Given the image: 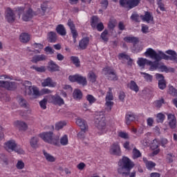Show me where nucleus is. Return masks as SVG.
Returning <instances> with one entry per match:
<instances>
[{"mask_svg":"<svg viewBox=\"0 0 177 177\" xmlns=\"http://www.w3.org/2000/svg\"><path fill=\"white\" fill-rule=\"evenodd\" d=\"M39 136L46 143L54 145L55 146H57L59 143V136H55L52 131L42 133Z\"/></svg>","mask_w":177,"mask_h":177,"instance_id":"f257e3e1","label":"nucleus"},{"mask_svg":"<svg viewBox=\"0 0 177 177\" xmlns=\"http://www.w3.org/2000/svg\"><path fill=\"white\" fill-rule=\"evenodd\" d=\"M4 149L6 150V151H8V153L15 151V153H17L18 154L24 153V151L23 150V149H21L20 146L17 145L16 141L13 140H10L5 142Z\"/></svg>","mask_w":177,"mask_h":177,"instance_id":"f03ea898","label":"nucleus"},{"mask_svg":"<svg viewBox=\"0 0 177 177\" xmlns=\"http://www.w3.org/2000/svg\"><path fill=\"white\" fill-rule=\"evenodd\" d=\"M24 85L26 89V95H28V96H34L35 97H37L41 95L39 93V89H38V88L35 86H32L31 82L25 81L24 82Z\"/></svg>","mask_w":177,"mask_h":177,"instance_id":"7ed1b4c3","label":"nucleus"},{"mask_svg":"<svg viewBox=\"0 0 177 177\" xmlns=\"http://www.w3.org/2000/svg\"><path fill=\"white\" fill-rule=\"evenodd\" d=\"M106 118L103 115V112H97L95 116V125L99 131L106 129Z\"/></svg>","mask_w":177,"mask_h":177,"instance_id":"20e7f679","label":"nucleus"},{"mask_svg":"<svg viewBox=\"0 0 177 177\" xmlns=\"http://www.w3.org/2000/svg\"><path fill=\"white\" fill-rule=\"evenodd\" d=\"M144 55L145 56H146V57H150V59H153V60H155L156 63H158V62H160V60H162V51H158V53H156L154 49L149 48L147 49Z\"/></svg>","mask_w":177,"mask_h":177,"instance_id":"39448f33","label":"nucleus"},{"mask_svg":"<svg viewBox=\"0 0 177 177\" xmlns=\"http://www.w3.org/2000/svg\"><path fill=\"white\" fill-rule=\"evenodd\" d=\"M137 63L140 67H145V64L150 66L149 70L151 71H154V70H157L160 67L158 62H153L146 58H139Z\"/></svg>","mask_w":177,"mask_h":177,"instance_id":"423d86ee","label":"nucleus"},{"mask_svg":"<svg viewBox=\"0 0 177 177\" xmlns=\"http://www.w3.org/2000/svg\"><path fill=\"white\" fill-rule=\"evenodd\" d=\"M140 0H120L119 3L122 8L127 9V10H131L133 8H136Z\"/></svg>","mask_w":177,"mask_h":177,"instance_id":"0eeeda50","label":"nucleus"},{"mask_svg":"<svg viewBox=\"0 0 177 177\" xmlns=\"http://www.w3.org/2000/svg\"><path fill=\"white\" fill-rule=\"evenodd\" d=\"M68 80L71 81V82H77L79 85H82V86H85L88 84L86 77L78 74L75 75H70L68 77Z\"/></svg>","mask_w":177,"mask_h":177,"instance_id":"6e6552de","label":"nucleus"},{"mask_svg":"<svg viewBox=\"0 0 177 177\" xmlns=\"http://www.w3.org/2000/svg\"><path fill=\"white\" fill-rule=\"evenodd\" d=\"M118 165H122L124 168H127V171H131V169L135 167V163L127 156H123L121 160H119Z\"/></svg>","mask_w":177,"mask_h":177,"instance_id":"1a4fd4ad","label":"nucleus"},{"mask_svg":"<svg viewBox=\"0 0 177 177\" xmlns=\"http://www.w3.org/2000/svg\"><path fill=\"white\" fill-rule=\"evenodd\" d=\"M166 53L169 55H167L165 53L162 52V59L165 60H171L173 63H177V53L176 52L169 50L166 51Z\"/></svg>","mask_w":177,"mask_h":177,"instance_id":"9d476101","label":"nucleus"},{"mask_svg":"<svg viewBox=\"0 0 177 177\" xmlns=\"http://www.w3.org/2000/svg\"><path fill=\"white\" fill-rule=\"evenodd\" d=\"M5 19L8 23H15L16 21V12L10 8H8L5 12Z\"/></svg>","mask_w":177,"mask_h":177,"instance_id":"9b49d317","label":"nucleus"},{"mask_svg":"<svg viewBox=\"0 0 177 177\" xmlns=\"http://www.w3.org/2000/svg\"><path fill=\"white\" fill-rule=\"evenodd\" d=\"M104 72L106 78H108L109 81H117L118 80V77H117V75L113 68L106 67L104 68Z\"/></svg>","mask_w":177,"mask_h":177,"instance_id":"f8f14e48","label":"nucleus"},{"mask_svg":"<svg viewBox=\"0 0 177 177\" xmlns=\"http://www.w3.org/2000/svg\"><path fill=\"white\" fill-rule=\"evenodd\" d=\"M109 153L113 156H121V147H120V144H118V142H114L111 145L109 149Z\"/></svg>","mask_w":177,"mask_h":177,"instance_id":"ddd939ff","label":"nucleus"},{"mask_svg":"<svg viewBox=\"0 0 177 177\" xmlns=\"http://www.w3.org/2000/svg\"><path fill=\"white\" fill-rule=\"evenodd\" d=\"M167 122L171 129H175L176 128V117L171 113H167Z\"/></svg>","mask_w":177,"mask_h":177,"instance_id":"4468645a","label":"nucleus"},{"mask_svg":"<svg viewBox=\"0 0 177 177\" xmlns=\"http://www.w3.org/2000/svg\"><path fill=\"white\" fill-rule=\"evenodd\" d=\"M0 86L6 88L8 91H13L16 88V84L13 82L0 81Z\"/></svg>","mask_w":177,"mask_h":177,"instance_id":"2eb2a0df","label":"nucleus"},{"mask_svg":"<svg viewBox=\"0 0 177 177\" xmlns=\"http://www.w3.org/2000/svg\"><path fill=\"white\" fill-rule=\"evenodd\" d=\"M56 85H57V84L53 82V80L50 77H47L41 82V86L44 87L49 86V88H55Z\"/></svg>","mask_w":177,"mask_h":177,"instance_id":"dca6fc26","label":"nucleus"},{"mask_svg":"<svg viewBox=\"0 0 177 177\" xmlns=\"http://www.w3.org/2000/svg\"><path fill=\"white\" fill-rule=\"evenodd\" d=\"M33 16L34 12H32V10L31 8H29L22 15V20H24V21H28L31 20V19H32Z\"/></svg>","mask_w":177,"mask_h":177,"instance_id":"f3484780","label":"nucleus"},{"mask_svg":"<svg viewBox=\"0 0 177 177\" xmlns=\"http://www.w3.org/2000/svg\"><path fill=\"white\" fill-rule=\"evenodd\" d=\"M14 125L16 127V128H18L19 131H26L28 128L27 124L20 120H17L15 122Z\"/></svg>","mask_w":177,"mask_h":177,"instance_id":"a211bd4d","label":"nucleus"},{"mask_svg":"<svg viewBox=\"0 0 177 177\" xmlns=\"http://www.w3.org/2000/svg\"><path fill=\"white\" fill-rule=\"evenodd\" d=\"M76 124L80 127L82 131H88V124L85 120L78 118L76 120Z\"/></svg>","mask_w":177,"mask_h":177,"instance_id":"6ab92c4d","label":"nucleus"},{"mask_svg":"<svg viewBox=\"0 0 177 177\" xmlns=\"http://www.w3.org/2000/svg\"><path fill=\"white\" fill-rule=\"evenodd\" d=\"M88 45H89V37H84L79 41L80 49H86Z\"/></svg>","mask_w":177,"mask_h":177,"instance_id":"aec40b11","label":"nucleus"},{"mask_svg":"<svg viewBox=\"0 0 177 177\" xmlns=\"http://www.w3.org/2000/svg\"><path fill=\"white\" fill-rule=\"evenodd\" d=\"M46 60V55L41 54V55H36L32 57L31 62L32 63H38V62H44Z\"/></svg>","mask_w":177,"mask_h":177,"instance_id":"412c9836","label":"nucleus"},{"mask_svg":"<svg viewBox=\"0 0 177 177\" xmlns=\"http://www.w3.org/2000/svg\"><path fill=\"white\" fill-rule=\"evenodd\" d=\"M59 68H60V66H59V65L55 63V62L50 61L48 62V69L49 71H52V72L59 71Z\"/></svg>","mask_w":177,"mask_h":177,"instance_id":"4be33fe9","label":"nucleus"},{"mask_svg":"<svg viewBox=\"0 0 177 177\" xmlns=\"http://www.w3.org/2000/svg\"><path fill=\"white\" fill-rule=\"evenodd\" d=\"M30 39V36L28 33H21L19 35V41L20 42H22V44H27V42H29Z\"/></svg>","mask_w":177,"mask_h":177,"instance_id":"5701e85b","label":"nucleus"},{"mask_svg":"<svg viewBox=\"0 0 177 177\" xmlns=\"http://www.w3.org/2000/svg\"><path fill=\"white\" fill-rule=\"evenodd\" d=\"M118 174H120V175H122V176H128L130 175L129 172L127 171V167H124L123 165H118Z\"/></svg>","mask_w":177,"mask_h":177,"instance_id":"b1692460","label":"nucleus"},{"mask_svg":"<svg viewBox=\"0 0 177 177\" xmlns=\"http://www.w3.org/2000/svg\"><path fill=\"white\" fill-rule=\"evenodd\" d=\"M140 18L144 21H146L147 23H150V21H153V15L149 12H145V15H141Z\"/></svg>","mask_w":177,"mask_h":177,"instance_id":"393cba45","label":"nucleus"},{"mask_svg":"<svg viewBox=\"0 0 177 177\" xmlns=\"http://www.w3.org/2000/svg\"><path fill=\"white\" fill-rule=\"evenodd\" d=\"M52 101L54 104H59V106L64 104V100H63L59 95L52 96Z\"/></svg>","mask_w":177,"mask_h":177,"instance_id":"a878e982","label":"nucleus"},{"mask_svg":"<svg viewBox=\"0 0 177 177\" xmlns=\"http://www.w3.org/2000/svg\"><path fill=\"white\" fill-rule=\"evenodd\" d=\"M43 154L46 161H48V162H55L56 161V158H55V156L46 152V151L44 150Z\"/></svg>","mask_w":177,"mask_h":177,"instance_id":"bb28decb","label":"nucleus"},{"mask_svg":"<svg viewBox=\"0 0 177 177\" xmlns=\"http://www.w3.org/2000/svg\"><path fill=\"white\" fill-rule=\"evenodd\" d=\"M56 31L57 34L62 35V37H64V35L67 34V32L66 31V28H64V26L62 24H59L57 26Z\"/></svg>","mask_w":177,"mask_h":177,"instance_id":"cd10ccee","label":"nucleus"},{"mask_svg":"<svg viewBox=\"0 0 177 177\" xmlns=\"http://www.w3.org/2000/svg\"><path fill=\"white\" fill-rule=\"evenodd\" d=\"M73 95V99H75V100H81V99H82V92H81V90H74Z\"/></svg>","mask_w":177,"mask_h":177,"instance_id":"c85d7f7f","label":"nucleus"},{"mask_svg":"<svg viewBox=\"0 0 177 177\" xmlns=\"http://www.w3.org/2000/svg\"><path fill=\"white\" fill-rule=\"evenodd\" d=\"M124 41L129 42V44H138L139 39L135 37H126L124 38Z\"/></svg>","mask_w":177,"mask_h":177,"instance_id":"c756f323","label":"nucleus"},{"mask_svg":"<svg viewBox=\"0 0 177 177\" xmlns=\"http://www.w3.org/2000/svg\"><path fill=\"white\" fill-rule=\"evenodd\" d=\"M143 161L145 163V165L147 168V169H153L154 167H156V163L151 161H148V160L146 158H143Z\"/></svg>","mask_w":177,"mask_h":177,"instance_id":"7c9ffc66","label":"nucleus"},{"mask_svg":"<svg viewBox=\"0 0 177 177\" xmlns=\"http://www.w3.org/2000/svg\"><path fill=\"white\" fill-rule=\"evenodd\" d=\"M136 118L135 115L133 113L127 114L126 115V124L127 125H131V122H133V121H135Z\"/></svg>","mask_w":177,"mask_h":177,"instance_id":"2f4dec72","label":"nucleus"},{"mask_svg":"<svg viewBox=\"0 0 177 177\" xmlns=\"http://www.w3.org/2000/svg\"><path fill=\"white\" fill-rule=\"evenodd\" d=\"M112 100H114V96L113 95V91L111 88H109V91L106 93L105 101L113 102Z\"/></svg>","mask_w":177,"mask_h":177,"instance_id":"473e14b6","label":"nucleus"},{"mask_svg":"<svg viewBox=\"0 0 177 177\" xmlns=\"http://www.w3.org/2000/svg\"><path fill=\"white\" fill-rule=\"evenodd\" d=\"M39 139L37 137H33L30 139V145L32 149H37L38 147Z\"/></svg>","mask_w":177,"mask_h":177,"instance_id":"72a5a7b5","label":"nucleus"},{"mask_svg":"<svg viewBox=\"0 0 177 177\" xmlns=\"http://www.w3.org/2000/svg\"><path fill=\"white\" fill-rule=\"evenodd\" d=\"M129 87L131 91H134V92H139V86H138V84H136V82L133 81H131L129 84Z\"/></svg>","mask_w":177,"mask_h":177,"instance_id":"f704fd0d","label":"nucleus"},{"mask_svg":"<svg viewBox=\"0 0 177 177\" xmlns=\"http://www.w3.org/2000/svg\"><path fill=\"white\" fill-rule=\"evenodd\" d=\"M113 106H114V102L113 101H106L105 103V111L108 113L111 111V109H113Z\"/></svg>","mask_w":177,"mask_h":177,"instance_id":"c9c22d12","label":"nucleus"},{"mask_svg":"<svg viewBox=\"0 0 177 177\" xmlns=\"http://www.w3.org/2000/svg\"><path fill=\"white\" fill-rule=\"evenodd\" d=\"M88 81L90 82H96V78H97V76H96V74L93 73V71H90L88 74Z\"/></svg>","mask_w":177,"mask_h":177,"instance_id":"e433bc0d","label":"nucleus"},{"mask_svg":"<svg viewBox=\"0 0 177 177\" xmlns=\"http://www.w3.org/2000/svg\"><path fill=\"white\" fill-rule=\"evenodd\" d=\"M133 158L136 160V158H139V157H142V153L139 151L136 147H134L133 149Z\"/></svg>","mask_w":177,"mask_h":177,"instance_id":"4c0bfd02","label":"nucleus"},{"mask_svg":"<svg viewBox=\"0 0 177 177\" xmlns=\"http://www.w3.org/2000/svg\"><path fill=\"white\" fill-rule=\"evenodd\" d=\"M100 21V20L97 17L93 16L91 18V26L95 28V27H96V26L99 24Z\"/></svg>","mask_w":177,"mask_h":177,"instance_id":"58836bf2","label":"nucleus"},{"mask_svg":"<svg viewBox=\"0 0 177 177\" xmlns=\"http://www.w3.org/2000/svg\"><path fill=\"white\" fill-rule=\"evenodd\" d=\"M71 62L73 63V64H75V66L76 67H80V58H78V57H75V56H71Z\"/></svg>","mask_w":177,"mask_h":177,"instance_id":"ea45409f","label":"nucleus"},{"mask_svg":"<svg viewBox=\"0 0 177 177\" xmlns=\"http://www.w3.org/2000/svg\"><path fill=\"white\" fill-rule=\"evenodd\" d=\"M140 74L143 75L147 82H151L153 81V76L151 75L143 72H141Z\"/></svg>","mask_w":177,"mask_h":177,"instance_id":"a19ab883","label":"nucleus"},{"mask_svg":"<svg viewBox=\"0 0 177 177\" xmlns=\"http://www.w3.org/2000/svg\"><path fill=\"white\" fill-rule=\"evenodd\" d=\"M31 68H33V70H35L37 73H45V71H46V68H45V66L38 67L37 66H31Z\"/></svg>","mask_w":177,"mask_h":177,"instance_id":"79ce46f5","label":"nucleus"},{"mask_svg":"<svg viewBox=\"0 0 177 177\" xmlns=\"http://www.w3.org/2000/svg\"><path fill=\"white\" fill-rule=\"evenodd\" d=\"M167 92L169 95H171V96H176L177 95V90L171 85H169V90Z\"/></svg>","mask_w":177,"mask_h":177,"instance_id":"37998d69","label":"nucleus"},{"mask_svg":"<svg viewBox=\"0 0 177 177\" xmlns=\"http://www.w3.org/2000/svg\"><path fill=\"white\" fill-rule=\"evenodd\" d=\"M60 143L62 146H67V145H68V137H67V135H64L61 138Z\"/></svg>","mask_w":177,"mask_h":177,"instance_id":"c03bdc74","label":"nucleus"},{"mask_svg":"<svg viewBox=\"0 0 177 177\" xmlns=\"http://www.w3.org/2000/svg\"><path fill=\"white\" fill-rule=\"evenodd\" d=\"M86 100L89 102L90 104H93L96 102V98L93 95L88 94L86 96Z\"/></svg>","mask_w":177,"mask_h":177,"instance_id":"a18cd8bd","label":"nucleus"},{"mask_svg":"<svg viewBox=\"0 0 177 177\" xmlns=\"http://www.w3.org/2000/svg\"><path fill=\"white\" fill-rule=\"evenodd\" d=\"M101 38L103 41L105 42H107L109 41V31L104 30L103 32L101 34Z\"/></svg>","mask_w":177,"mask_h":177,"instance_id":"49530a36","label":"nucleus"},{"mask_svg":"<svg viewBox=\"0 0 177 177\" xmlns=\"http://www.w3.org/2000/svg\"><path fill=\"white\" fill-rule=\"evenodd\" d=\"M67 123L66 122H59L58 123H56L55 124V129L57 131H59V129H62L64 127H66Z\"/></svg>","mask_w":177,"mask_h":177,"instance_id":"de8ad7c7","label":"nucleus"},{"mask_svg":"<svg viewBox=\"0 0 177 177\" xmlns=\"http://www.w3.org/2000/svg\"><path fill=\"white\" fill-rule=\"evenodd\" d=\"M48 103V100L46 98L43 99L39 102L40 107L43 109V110H46V104Z\"/></svg>","mask_w":177,"mask_h":177,"instance_id":"09e8293b","label":"nucleus"},{"mask_svg":"<svg viewBox=\"0 0 177 177\" xmlns=\"http://www.w3.org/2000/svg\"><path fill=\"white\" fill-rule=\"evenodd\" d=\"M164 104V98H162L161 100H158L154 102V105L158 108L160 109L161 106Z\"/></svg>","mask_w":177,"mask_h":177,"instance_id":"8fccbe9b","label":"nucleus"},{"mask_svg":"<svg viewBox=\"0 0 177 177\" xmlns=\"http://www.w3.org/2000/svg\"><path fill=\"white\" fill-rule=\"evenodd\" d=\"M157 121L158 122H164V120H165V115L162 114V113H158L157 115Z\"/></svg>","mask_w":177,"mask_h":177,"instance_id":"3c124183","label":"nucleus"},{"mask_svg":"<svg viewBox=\"0 0 177 177\" xmlns=\"http://www.w3.org/2000/svg\"><path fill=\"white\" fill-rule=\"evenodd\" d=\"M32 52H35V53H41V51L39 50H31V48H30V47H27L26 48L27 55H28L29 56H32Z\"/></svg>","mask_w":177,"mask_h":177,"instance_id":"603ef678","label":"nucleus"},{"mask_svg":"<svg viewBox=\"0 0 177 177\" xmlns=\"http://www.w3.org/2000/svg\"><path fill=\"white\" fill-rule=\"evenodd\" d=\"M48 38L50 39V42H53L56 41V32H50L48 33Z\"/></svg>","mask_w":177,"mask_h":177,"instance_id":"864d4df0","label":"nucleus"},{"mask_svg":"<svg viewBox=\"0 0 177 177\" xmlns=\"http://www.w3.org/2000/svg\"><path fill=\"white\" fill-rule=\"evenodd\" d=\"M86 131L88 130H81V131L77 134L78 139L84 140V139H85V133Z\"/></svg>","mask_w":177,"mask_h":177,"instance_id":"5fc2aeb1","label":"nucleus"},{"mask_svg":"<svg viewBox=\"0 0 177 177\" xmlns=\"http://www.w3.org/2000/svg\"><path fill=\"white\" fill-rule=\"evenodd\" d=\"M41 10L43 12H46L48 9H49V2L45 1L41 6Z\"/></svg>","mask_w":177,"mask_h":177,"instance_id":"6e6d98bb","label":"nucleus"},{"mask_svg":"<svg viewBox=\"0 0 177 177\" xmlns=\"http://www.w3.org/2000/svg\"><path fill=\"white\" fill-rule=\"evenodd\" d=\"M158 86L162 90L165 89V88H167V84H165V80H159Z\"/></svg>","mask_w":177,"mask_h":177,"instance_id":"4d7b16f0","label":"nucleus"},{"mask_svg":"<svg viewBox=\"0 0 177 177\" xmlns=\"http://www.w3.org/2000/svg\"><path fill=\"white\" fill-rule=\"evenodd\" d=\"M131 19L133 21H137V22L140 21V18L139 17V15H138L136 13L132 14V15L131 16Z\"/></svg>","mask_w":177,"mask_h":177,"instance_id":"13d9d810","label":"nucleus"},{"mask_svg":"<svg viewBox=\"0 0 177 177\" xmlns=\"http://www.w3.org/2000/svg\"><path fill=\"white\" fill-rule=\"evenodd\" d=\"M129 58H131V57L128 55H126L124 53L119 54L120 60H129Z\"/></svg>","mask_w":177,"mask_h":177,"instance_id":"bf43d9fd","label":"nucleus"},{"mask_svg":"<svg viewBox=\"0 0 177 177\" xmlns=\"http://www.w3.org/2000/svg\"><path fill=\"white\" fill-rule=\"evenodd\" d=\"M32 46H33L35 49H39L40 50L44 49V45L39 43H34L33 44H32Z\"/></svg>","mask_w":177,"mask_h":177,"instance_id":"052dcab7","label":"nucleus"},{"mask_svg":"<svg viewBox=\"0 0 177 177\" xmlns=\"http://www.w3.org/2000/svg\"><path fill=\"white\" fill-rule=\"evenodd\" d=\"M44 50L45 52H46V53H48L49 55H53V53H55V50L49 46L46 47L44 48Z\"/></svg>","mask_w":177,"mask_h":177,"instance_id":"680f3d73","label":"nucleus"},{"mask_svg":"<svg viewBox=\"0 0 177 177\" xmlns=\"http://www.w3.org/2000/svg\"><path fill=\"white\" fill-rule=\"evenodd\" d=\"M119 136L122 139H129V135H128V133L125 132L120 131L119 133Z\"/></svg>","mask_w":177,"mask_h":177,"instance_id":"e2e57ef3","label":"nucleus"},{"mask_svg":"<svg viewBox=\"0 0 177 177\" xmlns=\"http://www.w3.org/2000/svg\"><path fill=\"white\" fill-rule=\"evenodd\" d=\"M158 145H160V143L158 142V140H157V139H154L152 142L151 144V149H157L158 147Z\"/></svg>","mask_w":177,"mask_h":177,"instance_id":"0e129e2a","label":"nucleus"},{"mask_svg":"<svg viewBox=\"0 0 177 177\" xmlns=\"http://www.w3.org/2000/svg\"><path fill=\"white\" fill-rule=\"evenodd\" d=\"M16 167L17 169H23L24 168V162L21 160H18Z\"/></svg>","mask_w":177,"mask_h":177,"instance_id":"69168bd1","label":"nucleus"},{"mask_svg":"<svg viewBox=\"0 0 177 177\" xmlns=\"http://www.w3.org/2000/svg\"><path fill=\"white\" fill-rule=\"evenodd\" d=\"M174 157H175V156H174L172 153L167 154V160L168 161V162H173Z\"/></svg>","mask_w":177,"mask_h":177,"instance_id":"338daca9","label":"nucleus"},{"mask_svg":"<svg viewBox=\"0 0 177 177\" xmlns=\"http://www.w3.org/2000/svg\"><path fill=\"white\" fill-rule=\"evenodd\" d=\"M97 31H103L104 30V26L103 23L100 22L96 26Z\"/></svg>","mask_w":177,"mask_h":177,"instance_id":"774afa93","label":"nucleus"}]
</instances>
